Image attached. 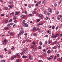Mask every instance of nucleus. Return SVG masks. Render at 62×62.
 I'll return each instance as SVG.
<instances>
[{"mask_svg":"<svg viewBox=\"0 0 62 62\" xmlns=\"http://www.w3.org/2000/svg\"><path fill=\"white\" fill-rule=\"evenodd\" d=\"M16 17H14V18L13 19L14 20H16Z\"/></svg>","mask_w":62,"mask_h":62,"instance_id":"nucleus-58","label":"nucleus"},{"mask_svg":"<svg viewBox=\"0 0 62 62\" xmlns=\"http://www.w3.org/2000/svg\"><path fill=\"white\" fill-rule=\"evenodd\" d=\"M34 46H33V45H31V48H34Z\"/></svg>","mask_w":62,"mask_h":62,"instance_id":"nucleus-37","label":"nucleus"},{"mask_svg":"<svg viewBox=\"0 0 62 62\" xmlns=\"http://www.w3.org/2000/svg\"><path fill=\"white\" fill-rule=\"evenodd\" d=\"M42 23H40L39 24V25H42Z\"/></svg>","mask_w":62,"mask_h":62,"instance_id":"nucleus-54","label":"nucleus"},{"mask_svg":"<svg viewBox=\"0 0 62 62\" xmlns=\"http://www.w3.org/2000/svg\"><path fill=\"white\" fill-rule=\"evenodd\" d=\"M57 48H59L60 47V45L59 44L57 46Z\"/></svg>","mask_w":62,"mask_h":62,"instance_id":"nucleus-14","label":"nucleus"},{"mask_svg":"<svg viewBox=\"0 0 62 62\" xmlns=\"http://www.w3.org/2000/svg\"><path fill=\"white\" fill-rule=\"evenodd\" d=\"M13 1H10L8 2V3L9 4H13Z\"/></svg>","mask_w":62,"mask_h":62,"instance_id":"nucleus-15","label":"nucleus"},{"mask_svg":"<svg viewBox=\"0 0 62 62\" xmlns=\"http://www.w3.org/2000/svg\"><path fill=\"white\" fill-rule=\"evenodd\" d=\"M39 21H40V20H39V19H38L37 20V23H38V22H39Z\"/></svg>","mask_w":62,"mask_h":62,"instance_id":"nucleus-45","label":"nucleus"},{"mask_svg":"<svg viewBox=\"0 0 62 62\" xmlns=\"http://www.w3.org/2000/svg\"><path fill=\"white\" fill-rule=\"evenodd\" d=\"M47 15H48V16H50V13H47Z\"/></svg>","mask_w":62,"mask_h":62,"instance_id":"nucleus-64","label":"nucleus"},{"mask_svg":"<svg viewBox=\"0 0 62 62\" xmlns=\"http://www.w3.org/2000/svg\"><path fill=\"white\" fill-rule=\"evenodd\" d=\"M8 20H7L6 21H5V23H8Z\"/></svg>","mask_w":62,"mask_h":62,"instance_id":"nucleus-49","label":"nucleus"},{"mask_svg":"<svg viewBox=\"0 0 62 62\" xmlns=\"http://www.w3.org/2000/svg\"><path fill=\"white\" fill-rule=\"evenodd\" d=\"M22 57L23 58H27V56L23 55L22 56Z\"/></svg>","mask_w":62,"mask_h":62,"instance_id":"nucleus-11","label":"nucleus"},{"mask_svg":"<svg viewBox=\"0 0 62 62\" xmlns=\"http://www.w3.org/2000/svg\"><path fill=\"white\" fill-rule=\"evenodd\" d=\"M33 28H35V30H37L38 28H36L35 26L33 27Z\"/></svg>","mask_w":62,"mask_h":62,"instance_id":"nucleus-28","label":"nucleus"},{"mask_svg":"<svg viewBox=\"0 0 62 62\" xmlns=\"http://www.w3.org/2000/svg\"><path fill=\"white\" fill-rule=\"evenodd\" d=\"M23 23H25V21L24 20L23 21Z\"/></svg>","mask_w":62,"mask_h":62,"instance_id":"nucleus-61","label":"nucleus"},{"mask_svg":"<svg viewBox=\"0 0 62 62\" xmlns=\"http://www.w3.org/2000/svg\"><path fill=\"white\" fill-rule=\"evenodd\" d=\"M59 36V34H57L56 35H54V38H56V37H58Z\"/></svg>","mask_w":62,"mask_h":62,"instance_id":"nucleus-9","label":"nucleus"},{"mask_svg":"<svg viewBox=\"0 0 62 62\" xmlns=\"http://www.w3.org/2000/svg\"><path fill=\"white\" fill-rule=\"evenodd\" d=\"M14 23H17V20H15L14 21Z\"/></svg>","mask_w":62,"mask_h":62,"instance_id":"nucleus-51","label":"nucleus"},{"mask_svg":"<svg viewBox=\"0 0 62 62\" xmlns=\"http://www.w3.org/2000/svg\"><path fill=\"white\" fill-rule=\"evenodd\" d=\"M53 57H52V56H50L49 57L47 58V59L49 61H51V60H52V59H53Z\"/></svg>","mask_w":62,"mask_h":62,"instance_id":"nucleus-4","label":"nucleus"},{"mask_svg":"<svg viewBox=\"0 0 62 62\" xmlns=\"http://www.w3.org/2000/svg\"><path fill=\"white\" fill-rule=\"evenodd\" d=\"M8 29V27H5L4 28V29H5V30H7Z\"/></svg>","mask_w":62,"mask_h":62,"instance_id":"nucleus-16","label":"nucleus"},{"mask_svg":"<svg viewBox=\"0 0 62 62\" xmlns=\"http://www.w3.org/2000/svg\"><path fill=\"white\" fill-rule=\"evenodd\" d=\"M12 22V19H11L9 20V22Z\"/></svg>","mask_w":62,"mask_h":62,"instance_id":"nucleus-41","label":"nucleus"},{"mask_svg":"<svg viewBox=\"0 0 62 62\" xmlns=\"http://www.w3.org/2000/svg\"><path fill=\"white\" fill-rule=\"evenodd\" d=\"M54 36L53 35H52L51 36V38H52V39H54Z\"/></svg>","mask_w":62,"mask_h":62,"instance_id":"nucleus-36","label":"nucleus"},{"mask_svg":"<svg viewBox=\"0 0 62 62\" xmlns=\"http://www.w3.org/2000/svg\"><path fill=\"white\" fill-rule=\"evenodd\" d=\"M39 17L40 18L42 19V18L43 17V16L41 14H40L39 15Z\"/></svg>","mask_w":62,"mask_h":62,"instance_id":"nucleus-6","label":"nucleus"},{"mask_svg":"<svg viewBox=\"0 0 62 62\" xmlns=\"http://www.w3.org/2000/svg\"><path fill=\"white\" fill-rule=\"evenodd\" d=\"M41 1H39L38 2V4H41Z\"/></svg>","mask_w":62,"mask_h":62,"instance_id":"nucleus-35","label":"nucleus"},{"mask_svg":"<svg viewBox=\"0 0 62 62\" xmlns=\"http://www.w3.org/2000/svg\"><path fill=\"white\" fill-rule=\"evenodd\" d=\"M37 34H36V33H34L33 34V36H36Z\"/></svg>","mask_w":62,"mask_h":62,"instance_id":"nucleus-34","label":"nucleus"},{"mask_svg":"<svg viewBox=\"0 0 62 62\" xmlns=\"http://www.w3.org/2000/svg\"><path fill=\"white\" fill-rule=\"evenodd\" d=\"M5 62V61L4 60H1V62Z\"/></svg>","mask_w":62,"mask_h":62,"instance_id":"nucleus-40","label":"nucleus"},{"mask_svg":"<svg viewBox=\"0 0 62 62\" xmlns=\"http://www.w3.org/2000/svg\"><path fill=\"white\" fill-rule=\"evenodd\" d=\"M32 44L33 45H35V42L34 41H33L32 43Z\"/></svg>","mask_w":62,"mask_h":62,"instance_id":"nucleus-38","label":"nucleus"},{"mask_svg":"<svg viewBox=\"0 0 62 62\" xmlns=\"http://www.w3.org/2000/svg\"><path fill=\"white\" fill-rule=\"evenodd\" d=\"M32 14H29V17H31L32 16Z\"/></svg>","mask_w":62,"mask_h":62,"instance_id":"nucleus-30","label":"nucleus"},{"mask_svg":"<svg viewBox=\"0 0 62 62\" xmlns=\"http://www.w3.org/2000/svg\"><path fill=\"white\" fill-rule=\"evenodd\" d=\"M15 58H16V56H15L14 57H12L11 58V60H13Z\"/></svg>","mask_w":62,"mask_h":62,"instance_id":"nucleus-18","label":"nucleus"},{"mask_svg":"<svg viewBox=\"0 0 62 62\" xmlns=\"http://www.w3.org/2000/svg\"><path fill=\"white\" fill-rule=\"evenodd\" d=\"M29 39H27L26 40V41L27 42H28V41H29Z\"/></svg>","mask_w":62,"mask_h":62,"instance_id":"nucleus-33","label":"nucleus"},{"mask_svg":"<svg viewBox=\"0 0 62 62\" xmlns=\"http://www.w3.org/2000/svg\"><path fill=\"white\" fill-rule=\"evenodd\" d=\"M0 58H3V56L2 55H0Z\"/></svg>","mask_w":62,"mask_h":62,"instance_id":"nucleus-25","label":"nucleus"},{"mask_svg":"<svg viewBox=\"0 0 62 62\" xmlns=\"http://www.w3.org/2000/svg\"><path fill=\"white\" fill-rule=\"evenodd\" d=\"M27 50V49L26 48H23V51H26V50Z\"/></svg>","mask_w":62,"mask_h":62,"instance_id":"nucleus-27","label":"nucleus"},{"mask_svg":"<svg viewBox=\"0 0 62 62\" xmlns=\"http://www.w3.org/2000/svg\"><path fill=\"white\" fill-rule=\"evenodd\" d=\"M57 55L58 56H59V55H59V54H57Z\"/></svg>","mask_w":62,"mask_h":62,"instance_id":"nucleus-63","label":"nucleus"},{"mask_svg":"<svg viewBox=\"0 0 62 62\" xmlns=\"http://www.w3.org/2000/svg\"><path fill=\"white\" fill-rule=\"evenodd\" d=\"M8 40L5 39L4 41H3V43L4 45H6L8 43Z\"/></svg>","mask_w":62,"mask_h":62,"instance_id":"nucleus-1","label":"nucleus"},{"mask_svg":"<svg viewBox=\"0 0 62 62\" xmlns=\"http://www.w3.org/2000/svg\"><path fill=\"white\" fill-rule=\"evenodd\" d=\"M25 16V15H23L22 16V18H24Z\"/></svg>","mask_w":62,"mask_h":62,"instance_id":"nucleus-22","label":"nucleus"},{"mask_svg":"<svg viewBox=\"0 0 62 62\" xmlns=\"http://www.w3.org/2000/svg\"><path fill=\"white\" fill-rule=\"evenodd\" d=\"M56 14H57V15H58L59 14V12L58 11L57 12Z\"/></svg>","mask_w":62,"mask_h":62,"instance_id":"nucleus-42","label":"nucleus"},{"mask_svg":"<svg viewBox=\"0 0 62 62\" xmlns=\"http://www.w3.org/2000/svg\"><path fill=\"white\" fill-rule=\"evenodd\" d=\"M39 62H43V61H42V60H39Z\"/></svg>","mask_w":62,"mask_h":62,"instance_id":"nucleus-57","label":"nucleus"},{"mask_svg":"<svg viewBox=\"0 0 62 62\" xmlns=\"http://www.w3.org/2000/svg\"><path fill=\"white\" fill-rule=\"evenodd\" d=\"M5 9L6 10H8V8L7 7L5 8Z\"/></svg>","mask_w":62,"mask_h":62,"instance_id":"nucleus-47","label":"nucleus"},{"mask_svg":"<svg viewBox=\"0 0 62 62\" xmlns=\"http://www.w3.org/2000/svg\"><path fill=\"white\" fill-rule=\"evenodd\" d=\"M33 14H35L36 13V12H35V11H34L33 12Z\"/></svg>","mask_w":62,"mask_h":62,"instance_id":"nucleus-31","label":"nucleus"},{"mask_svg":"<svg viewBox=\"0 0 62 62\" xmlns=\"http://www.w3.org/2000/svg\"><path fill=\"white\" fill-rule=\"evenodd\" d=\"M10 34L11 35V36H13L14 34L12 32H11L10 33Z\"/></svg>","mask_w":62,"mask_h":62,"instance_id":"nucleus-20","label":"nucleus"},{"mask_svg":"<svg viewBox=\"0 0 62 62\" xmlns=\"http://www.w3.org/2000/svg\"><path fill=\"white\" fill-rule=\"evenodd\" d=\"M18 37H21V34H20V33L18 34Z\"/></svg>","mask_w":62,"mask_h":62,"instance_id":"nucleus-29","label":"nucleus"},{"mask_svg":"<svg viewBox=\"0 0 62 62\" xmlns=\"http://www.w3.org/2000/svg\"><path fill=\"white\" fill-rule=\"evenodd\" d=\"M32 51L33 52H36L37 51V49L36 48H34L32 49Z\"/></svg>","mask_w":62,"mask_h":62,"instance_id":"nucleus-12","label":"nucleus"},{"mask_svg":"<svg viewBox=\"0 0 62 62\" xmlns=\"http://www.w3.org/2000/svg\"><path fill=\"white\" fill-rule=\"evenodd\" d=\"M28 7H29V8H31V6H30V5H29L28 6Z\"/></svg>","mask_w":62,"mask_h":62,"instance_id":"nucleus-43","label":"nucleus"},{"mask_svg":"<svg viewBox=\"0 0 62 62\" xmlns=\"http://www.w3.org/2000/svg\"><path fill=\"white\" fill-rule=\"evenodd\" d=\"M29 58L30 59H31V60L33 58V56H30L29 57Z\"/></svg>","mask_w":62,"mask_h":62,"instance_id":"nucleus-13","label":"nucleus"},{"mask_svg":"<svg viewBox=\"0 0 62 62\" xmlns=\"http://www.w3.org/2000/svg\"><path fill=\"white\" fill-rule=\"evenodd\" d=\"M57 20H60V18L57 17Z\"/></svg>","mask_w":62,"mask_h":62,"instance_id":"nucleus-55","label":"nucleus"},{"mask_svg":"<svg viewBox=\"0 0 62 62\" xmlns=\"http://www.w3.org/2000/svg\"><path fill=\"white\" fill-rule=\"evenodd\" d=\"M54 28H55V27H54V26H53L52 27V29L54 30Z\"/></svg>","mask_w":62,"mask_h":62,"instance_id":"nucleus-39","label":"nucleus"},{"mask_svg":"<svg viewBox=\"0 0 62 62\" xmlns=\"http://www.w3.org/2000/svg\"><path fill=\"white\" fill-rule=\"evenodd\" d=\"M48 10L49 11L50 13H52V9H51V8H49L48 9Z\"/></svg>","mask_w":62,"mask_h":62,"instance_id":"nucleus-10","label":"nucleus"},{"mask_svg":"<svg viewBox=\"0 0 62 62\" xmlns=\"http://www.w3.org/2000/svg\"><path fill=\"white\" fill-rule=\"evenodd\" d=\"M48 43H49V44H51V43H52V42L50 41H48Z\"/></svg>","mask_w":62,"mask_h":62,"instance_id":"nucleus-46","label":"nucleus"},{"mask_svg":"<svg viewBox=\"0 0 62 62\" xmlns=\"http://www.w3.org/2000/svg\"><path fill=\"white\" fill-rule=\"evenodd\" d=\"M56 48V47L55 46H54L53 47V49H55Z\"/></svg>","mask_w":62,"mask_h":62,"instance_id":"nucleus-32","label":"nucleus"},{"mask_svg":"<svg viewBox=\"0 0 62 62\" xmlns=\"http://www.w3.org/2000/svg\"><path fill=\"white\" fill-rule=\"evenodd\" d=\"M19 55H20V54H19V53H17L16 54V56H19Z\"/></svg>","mask_w":62,"mask_h":62,"instance_id":"nucleus-17","label":"nucleus"},{"mask_svg":"<svg viewBox=\"0 0 62 62\" xmlns=\"http://www.w3.org/2000/svg\"><path fill=\"white\" fill-rule=\"evenodd\" d=\"M19 33L21 35H23L24 33V31L22 30H20L19 31Z\"/></svg>","mask_w":62,"mask_h":62,"instance_id":"nucleus-5","label":"nucleus"},{"mask_svg":"<svg viewBox=\"0 0 62 62\" xmlns=\"http://www.w3.org/2000/svg\"><path fill=\"white\" fill-rule=\"evenodd\" d=\"M45 55H46L47 54V53H44Z\"/></svg>","mask_w":62,"mask_h":62,"instance_id":"nucleus-53","label":"nucleus"},{"mask_svg":"<svg viewBox=\"0 0 62 62\" xmlns=\"http://www.w3.org/2000/svg\"><path fill=\"white\" fill-rule=\"evenodd\" d=\"M23 25L24 26V27H28V24H27V23H24L23 24Z\"/></svg>","mask_w":62,"mask_h":62,"instance_id":"nucleus-3","label":"nucleus"},{"mask_svg":"<svg viewBox=\"0 0 62 62\" xmlns=\"http://www.w3.org/2000/svg\"><path fill=\"white\" fill-rule=\"evenodd\" d=\"M45 19H46V20H48V17H47V16H46V17Z\"/></svg>","mask_w":62,"mask_h":62,"instance_id":"nucleus-50","label":"nucleus"},{"mask_svg":"<svg viewBox=\"0 0 62 62\" xmlns=\"http://www.w3.org/2000/svg\"><path fill=\"white\" fill-rule=\"evenodd\" d=\"M5 15H4V14H2L1 15V16H4Z\"/></svg>","mask_w":62,"mask_h":62,"instance_id":"nucleus-48","label":"nucleus"},{"mask_svg":"<svg viewBox=\"0 0 62 62\" xmlns=\"http://www.w3.org/2000/svg\"><path fill=\"white\" fill-rule=\"evenodd\" d=\"M58 28V26L56 27V30H57V29Z\"/></svg>","mask_w":62,"mask_h":62,"instance_id":"nucleus-59","label":"nucleus"},{"mask_svg":"<svg viewBox=\"0 0 62 62\" xmlns=\"http://www.w3.org/2000/svg\"><path fill=\"white\" fill-rule=\"evenodd\" d=\"M54 6H55V7H56V6H57V4L56 3H55L54 4Z\"/></svg>","mask_w":62,"mask_h":62,"instance_id":"nucleus-56","label":"nucleus"},{"mask_svg":"<svg viewBox=\"0 0 62 62\" xmlns=\"http://www.w3.org/2000/svg\"><path fill=\"white\" fill-rule=\"evenodd\" d=\"M39 49H40L41 48V46H39Z\"/></svg>","mask_w":62,"mask_h":62,"instance_id":"nucleus-44","label":"nucleus"},{"mask_svg":"<svg viewBox=\"0 0 62 62\" xmlns=\"http://www.w3.org/2000/svg\"><path fill=\"white\" fill-rule=\"evenodd\" d=\"M27 53V51H23L22 52H21L20 53V54L21 55H23V54H26Z\"/></svg>","mask_w":62,"mask_h":62,"instance_id":"nucleus-2","label":"nucleus"},{"mask_svg":"<svg viewBox=\"0 0 62 62\" xmlns=\"http://www.w3.org/2000/svg\"><path fill=\"white\" fill-rule=\"evenodd\" d=\"M19 62V60L18 59H17L16 61V62Z\"/></svg>","mask_w":62,"mask_h":62,"instance_id":"nucleus-23","label":"nucleus"},{"mask_svg":"<svg viewBox=\"0 0 62 62\" xmlns=\"http://www.w3.org/2000/svg\"><path fill=\"white\" fill-rule=\"evenodd\" d=\"M43 3L44 4V5H45V3H46V1L45 0H44L43 2Z\"/></svg>","mask_w":62,"mask_h":62,"instance_id":"nucleus-21","label":"nucleus"},{"mask_svg":"<svg viewBox=\"0 0 62 62\" xmlns=\"http://www.w3.org/2000/svg\"><path fill=\"white\" fill-rule=\"evenodd\" d=\"M8 7L10 8H12L14 7V6L13 5H9L8 6Z\"/></svg>","mask_w":62,"mask_h":62,"instance_id":"nucleus-7","label":"nucleus"},{"mask_svg":"<svg viewBox=\"0 0 62 62\" xmlns=\"http://www.w3.org/2000/svg\"><path fill=\"white\" fill-rule=\"evenodd\" d=\"M20 11L16 12L15 13V15H19V14H20Z\"/></svg>","mask_w":62,"mask_h":62,"instance_id":"nucleus-8","label":"nucleus"},{"mask_svg":"<svg viewBox=\"0 0 62 62\" xmlns=\"http://www.w3.org/2000/svg\"><path fill=\"white\" fill-rule=\"evenodd\" d=\"M50 52H51V51H50V50H48L47 53L48 54H49Z\"/></svg>","mask_w":62,"mask_h":62,"instance_id":"nucleus-24","label":"nucleus"},{"mask_svg":"<svg viewBox=\"0 0 62 62\" xmlns=\"http://www.w3.org/2000/svg\"><path fill=\"white\" fill-rule=\"evenodd\" d=\"M11 49L12 50H14L15 49L14 47L13 46L11 48Z\"/></svg>","mask_w":62,"mask_h":62,"instance_id":"nucleus-19","label":"nucleus"},{"mask_svg":"<svg viewBox=\"0 0 62 62\" xmlns=\"http://www.w3.org/2000/svg\"><path fill=\"white\" fill-rule=\"evenodd\" d=\"M24 35L25 36H26V35H27V33H25L24 34Z\"/></svg>","mask_w":62,"mask_h":62,"instance_id":"nucleus-60","label":"nucleus"},{"mask_svg":"<svg viewBox=\"0 0 62 62\" xmlns=\"http://www.w3.org/2000/svg\"><path fill=\"white\" fill-rule=\"evenodd\" d=\"M39 44L40 45H42V43L41 42H40Z\"/></svg>","mask_w":62,"mask_h":62,"instance_id":"nucleus-52","label":"nucleus"},{"mask_svg":"<svg viewBox=\"0 0 62 62\" xmlns=\"http://www.w3.org/2000/svg\"><path fill=\"white\" fill-rule=\"evenodd\" d=\"M14 15V13L13 12H12L10 14V15L11 16H12V15Z\"/></svg>","mask_w":62,"mask_h":62,"instance_id":"nucleus-26","label":"nucleus"},{"mask_svg":"<svg viewBox=\"0 0 62 62\" xmlns=\"http://www.w3.org/2000/svg\"><path fill=\"white\" fill-rule=\"evenodd\" d=\"M56 58V56H55V57H54V59H55Z\"/></svg>","mask_w":62,"mask_h":62,"instance_id":"nucleus-62","label":"nucleus"}]
</instances>
